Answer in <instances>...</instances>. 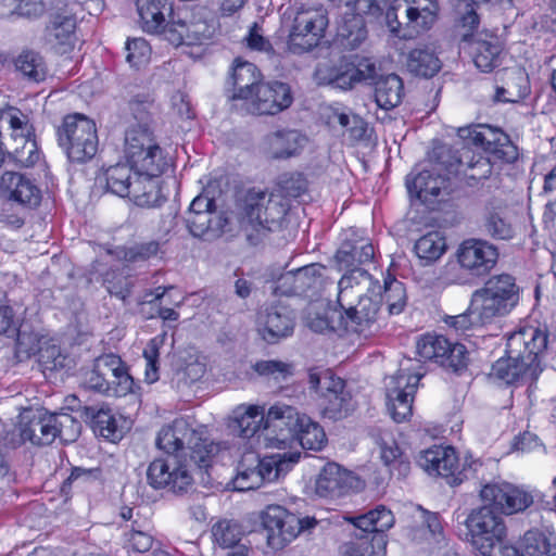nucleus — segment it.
<instances>
[{"label":"nucleus","instance_id":"62","mask_svg":"<svg viewBox=\"0 0 556 556\" xmlns=\"http://www.w3.org/2000/svg\"><path fill=\"white\" fill-rule=\"evenodd\" d=\"M253 368L258 375L273 377L276 380H286L293 375L292 364L276 359L260 361Z\"/></svg>","mask_w":556,"mask_h":556},{"label":"nucleus","instance_id":"42","mask_svg":"<svg viewBox=\"0 0 556 556\" xmlns=\"http://www.w3.org/2000/svg\"><path fill=\"white\" fill-rule=\"evenodd\" d=\"M80 417L90 424L99 435L112 441L119 437L115 416L109 406H84Z\"/></svg>","mask_w":556,"mask_h":556},{"label":"nucleus","instance_id":"27","mask_svg":"<svg viewBox=\"0 0 556 556\" xmlns=\"http://www.w3.org/2000/svg\"><path fill=\"white\" fill-rule=\"evenodd\" d=\"M212 35L213 27L202 20L172 22L164 28V38L176 47L203 45Z\"/></svg>","mask_w":556,"mask_h":556},{"label":"nucleus","instance_id":"33","mask_svg":"<svg viewBox=\"0 0 556 556\" xmlns=\"http://www.w3.org/2000/svg\"><path fill=\"white\" fill-rule=\"evenodd\" d=\"M447 178L442 173L428 168L422 169L416 176L406 178V187L412 197H416L422 203L431 202L447 187Z\"/></svg>","mask_w":556,"mask_h":556},{"label":"nucleus","instance_id":"17","mask_svg":"<svg viewBox=\"0 0 556 556\" xmlns=\"http://www.w3.org/2000/svg\"><path fill=\"white\" fill-rule=\"evenodd\" d=\"M18 419L23 441H30L35 445L54 442L56 414H50L42 407H28L21 412Z\"/></svg>","mask_w":556,"mask_h":556},{"label":"nucleus","instance_id":"34","mask_svg":"<svg viewBox=\"0 0 556 556\" xmlns=\"http://www.w3.org/2000/svg\"><path fill=\"white\" fill-rule=\"evenodd\" d=\"M490 376L511 384L519 381H534L538 378V370L534 365L531 366V363L526 365L521 358L507 353V357H502L493 364Z\"/></svg>","mask_w":556,"mask_h":556},{"label":"nucleus","instance_id":"48","mask_svg":"<svg viewBox=\"0 0 556 556\" xmlns=\"http://www.w3.org/2000/svg\"><path fill=\"white\" fill-rule=\"evenodd\" d=\"M46 337L34 331L28 324H22L16 332L15 355L20 361L38 355L45 346Z\"/></svg>","mask_w":556,"mask_h":556},{"label":"nucleus","instance_id":"3","mask_svg":"<svg viewBox=\"0 0 556 556\" xmlns=\"http://www.w3.org/2000/svg\"><path fill=\"white\" fill-rule=\"evenodd\" d=\"M329 26L328 12L323 7L295 4L281 16V29L287 33V50L302 55L317 48Z\"/></svg>","mask_w":556,"mask_h":556},{"label":"nucleus","instance_id":"31","mask_svg":"<svg viewBox=\"0 0 556 556\" xmlns=\"http://www.w3.org/2000/svg\"><path fill=\"white\" fill-rule=\"evenodd\" d=\"M405 29L408 31L404 36L416 37L434 25L440 10L438 0H405Z\"/></svg>","mask_w":556,"mask_h":556},{"label":"nucleus","instance_id":"26","mask_svg":"<svg viewBox=\"0 0 556 556\" xmlns=\"http://www.w3.org/2000/svg\"><path fill=\"white\" fill-rule=\"evenodd\" d=\"M195 429L184 418H178L172 425L163 427L156 438V446L178 459L179 455H187L189 444L194 441Z\"/></svg>","mask_w":556,"mask_h":556},{"label":"nucleus","instance_id":"18","mask_svg":"<svg viewBox=\"0 0 556 556\" xmlns=\"http://www.w3.org/2000/svg\"><path fill=\"white\" fill-rule=\"evenodd\" d=\"M324 389L321 392V414L330 420H340L348 417L355 408L351 391L340 377L330 372L324 376Z\"/></svg>","mask_w":556,"mask_h":556},{"label":"nucleus","instance_id":"51","mask_svg":"<svg viewBox=\"0 0 556 556\" xmlns=\"http://www.w3.org/2000/svg\"><path fill=\"white\" fill-rule=\"evenodd\" d=\"M378 299L386 303L391 315H397L406 306V290L404 285L394 277L384 279L383 292L380 293V286L377 287Z\"/></svg>","mask_w":556,"mask_h":556},{"label":"nucleus","instance_id":"14","mask_svg":"<svg viewBox=\"0 0 556 556\" xmlns=\"http://www.w3.org/2000/svg\"><path fill=\"white\" fill-rule=\"evenodd\" d=\"M417 354L426 359L458 371L466 367L468 352L464 344L453 343L443 336L427 333L416 343Z\"/></svg>","mask_w":556,"mask_h":556},{"label":"nucleus","instance_id":"19","mask_svg":"<svg viewBox=\"0 0 556 556\" xmlns=\"http://www.w3.org/2000/svg\"><path fill=\"white\" fill-rule=\"evenodd\" d=\"M295 325L294 312L283 304H273L257 314V329L270 344L292 334Z\"/></svg>","mask_w":556,"mask_h":556},{"label":"nucleus","instance_id":"40","mask_svg":"<svg viewBox=\"0 0 556 556\" xmlns=\"http://www.w3.org/2000/svg\"><path fill=\"white\" fill-rule=\"evenodd\" d=\"M367 38L365 21L362 16L345 12L338 23L337 42L345 50L358 48Z\"/></svg>","mask_w":556,"mask_h":556},{"label":"nucleus","instance_id":"43","mask_svg":"<svg viewBox=\"0 0 556 556\" xmlns=\"http://www.w3.org/2000/svg\"><path fill=\"white\" fill-rule=\"evenodd\" d=\"M143 31L153 35H163L166 24L163 9L165 0H135Z\"/></svg>","mask_w":556,"mask_h":556},{"label":"nucleus","instance_id":"22","mask_svg":"<svg viewBox=\"0 0 556 556\" xmlns=\"http://www.w3.org/2000/svg\"><path fill=\"white\" fill-rule=\"evenodd\" d=\"M417 465L429 475L448 479L450 484H458L463 480L455 476L458 462L453 447L432 446L421 451L416 458Z\"/></svg>","mask_w":556,"mask_h":556},{"label":"nucleus","instance_id":"58","mask_svg":"<svg viewBox=\"0 0 556 556\" xmlns=\"http://www.w3.org/2000/svg\"><path fill=\"white\" fill-rule=\"evenodd\" d=\"M215 542L223 548L233 547L242 536L241 526L232 520H220L212 528Z\"/></svg>","mask_w":556,"mask_h":556},{"label":"nucleus","instance_id":"21","mask_svg":"<svg viewBox=\"0 0 556 556\" xmlns=\"http://www.w3.org/2000/svg\"><path fill=\"white\" fill-rule=\"evenodd\" d=\"M457 257L462 267L475 275H482L496 264L498 252L485 240L468 239L460 244Z\"/></svg>","mask_w":556,"mask_h":556},{"label":"nucleus","instance_id":"7","mask_svg":"<svg viewBox=\"0 0 556 556\" xmlns=\"http://www.w3.org/2000/svg\"><path fill=\"white\" fill-rule=\"evenodd\" d=\"M58 141L71 162L86 163L99 148L96 123L84 114L67 115L58 128Z\"/></svg>","mask_w":556,"mask_h":556},{"label":"nucleus","instance_id":"24","mask_svg":"<svg viewBox=\"0 0 556 556\" xmlns=\"http://www.w3.org/2000/svg\"><path fill=\"white\" fill-rule=\"evenodd\" d=\"M472 56L475 65L481 71L489 73L501 63L503 46L501 40L494 34L482 30L476 38L471 39L470 45L463 46Z\"/></svg>","mask_w":556,"mask_h":556},{"label":"nucleus","instance_id":"6","mask_svg":"<svg viewBox=\"0 0 556 556\" xmlns=\"http://www.w3.org/2000/svg\"><path fill=\"white\" fill-rule=\"evenodd\" d=\"M519 301V287L511 275L491 276L481 289L471 296V312L480 320L491 323L496 317L508 314Z\"/></svg>","mask_w":556,"mask_h":556},{"label":"nucleus","instance_id":"4","mask_svg":"<svg viewBox=\"0 0 556 556\" xmlns=\"http://www.w3.org/2000/svg\"><path fill=\"white\" fill-rule=\"evenodd\" d=\"M357 532L354 540L344 544V556H384L387 535L384 532L394 525L392 511L383 505L358 516H344Z\"/></svg>","mask_w":556,"mask_h":556},{"label":"nucleus","instance_id":"37","mask_svg":"<svg viewBox=\"0 0 556 556\" xmlns=\"http://www.w3.org/2000/svg\"><path fill=\"white\" fill-rule=\"evenodd\" d=\"M130 199L141 207H155L161 205L166 198L162 192V179L149 175L135 174Z\"/></svg>","mask_w":556,"mask_h":556},{"label":"nucleus","instance_id":"60","mask_svg":"<svg viewBox=\"0 0 556 556\" xmlns=\"http://www.w3.org/2000/svg\"><path fill=\"white\" fill-rule=\"evenodd\" d=\"M161 250V244L156 240L136 243L125 248L119 252V257L127 263H142L156 256Z\"/></svg>","mask_w":556,"mask_h":556},{"label":"nucleus","instance_id":"57","mask_svg":"<svg viewBox=\"0 0 556 556\" xmlns=\"http://www.w3.org/2000/svg\"><path fill=\"white\" fill-rule=\"evenodd\" d=\"M38 363L46 374L47 371L52 372L70 367L72 359L62 352L59 345L52 343L51 340H45V346L41 348L38 354Z\"/></svg>","mask_w":556,"mask_h":556},{"label":"nucleus","instance_id":"56","mask_svg":"<svg viewBox=\"0 0 556 556\" xmlns=\"http://www.w3.org/2000/svg\"><path fill=\"white\" fill-rule=\"evenodd\" d=\"M304 138L296 130L275 132L269 140L271 154L275 159H285L294 155Z\"/></svg>","mask_w":556,"mask_h":556},{"label":"nucleus","instance_id":"50","mask_svg":"<svg viewBox=\"0 0 556 556\" xmlns=\"http://www.w3.org/2000/svg\"><path fill=\"white\" fill-rule=\"evenodd\" d=\"M190 460L193 462L199 469H204L206 472L215 462L220 446L217 443L201 438L195 431L194 441L188 445Z\"/></svg>","mask_w":556,"mask_h":556},{"label":"nucleus","instance_id":"47","mask_svg":"<svg viewBox=\"0 0 556 556\" xmlns=\"http://www.w3.org/2000/svg\"><path fill=\"white\" fill-rule=\"evenodd\" d=\"M306 324L315 332L344 330V315L341 307L325 306L320 311L309 312Z\"/></svg>","mask_w":556,"mask_h":556},{"label":"nucleus","instance_id":"52","mask_svg":"<svg viewBox=\"0 0 556 556\" xmlns=\"http://www.w3.org/2000/svg\"><path fill=\"white\" fill-rule=\"evenodd\" d=\"M446 243L439 231H430L420 237L414 247L416 255L424 261L425 265L439 260L445 252Z\"/></svg>","mask_w":556,"mask_h":556},{"label":"nucleus","instance_id":"13","mask_svg":"<svg viewBox=\"0 0 556 556\" xmlns=\"http://www.w3.org/2000/svg\"><path fill=\"white\" fill-rule=\"evenodd\" d=\"M325 271L326 267L317 263L286 271L277 279L274 291L278 295L316 296L326 286Z\"/></svg>","mask_w":556,"mask_h":556},{"label":"nucleus","instance_id":"15","mask_svg":"<svg viewBox=\"0 0 556 556\" xmlns=\"http://www.w3.org/2000/svg\"><path fill=\"white\" fill-rule=\"evenodd\" d=\"M147 480L153 489L167 488L175 494L188 492L193 484L187 465L176 457L154 459L147 469Z\"/></svg>","mask_w":556,"mask_h":556},{"label":"nucleus","instance_id":"23","mask_svg":"<svg viewBox=\"0 0 556 556\" xmlns=\"http://www.w3.org/2000/svg\"><path fill=\"white\" fill-rule=\"evenodd\" d=\"M357 483L352 472L336 463H328L316 479L315 490L321 497L336 498L356 488Z\"/></svg>","mask_w":556,"mask_h":556},{"label":"nucleus","instance_id":"54","mask_svg":"<svg viewBox=\"0 0 556 556\" xmlns=\"http://www.w3.org/2000/svg\"><path fill=\"white\" fill-rule=\"evenodd\" d=\"M525 556H552L556 554V536L540 531L526 532L522 540Z\"/></svg>","mask_w":556,"mask_h":556},{"label":"nucleus","instance_id":"2","mask_svg":"<svg viewBox=\"0 0 556 556\" xmlns=\"http://www.w3.org/2000/svg\"><path fill=\"white\" fill-rule=\"evenodd\" d=\"M307 189L302 174L283 175L278 192L252 188L239 203V223L247 240L258 244L269 232L281 229L290 204L288 198H299Z\"/></svg>","mask_w":556,"mask_h":556},{"label":"nucleus","instance_id":"16","mask_svg":"<svg viewBox=\"0 0 556 556\" xmlns=\"http://www.w3.org/2000/svg\"><path fill=\"white\" fill-rule=\"evenodd\" d=\"M293 102L291 88L281 81L262 83L247 102V110L257 115H275Z\"/></svg>","mask_w":556,"mask_h":556},{"label":"nucleus","instance_id":"38","mask_svg":"<svg viewBox=\"0 0 556 556\" xmlns=\"http://www.w3.org/2000/svg\"><path fill=\"white\" fill-rule=\"evenodd\" d=\"M21 78L30 84H40L48 77L49 70L45 58L37 51L24 49L13 61Z\"/></svg>","mask_w":556,"mask_h":556},{"label":"nucleus","instance_id":"63","mask_svg":"<svg viewBox=\"0 0 556 556\" xmlns=\"http://www.w3.org/2000/svg\"><path fill=\"white\" fill-rule=\"evenodd\" d=\"M126 61L132 67H140L148 63L151 48L142 38L128 39L126 42Z\"/></svg>","mask_w":556,"mask_h":556},{"label":"nucleus","instance_id":"25","mask_svg":"<svg viewBox=\"0 0 556 556\" xmlns=\"http://www.w3.org/2000/svg\"><path fill=\"white\" fill-rule=\"evenodd\" d=\"M75 28V16L67 10H59L50 14L45 39L55 52L65 53L74 46Z\"/></svg>","mask_w":556,"mask_h":556},{"label":"nucleus","instance_id":"46","mask_svg":"<svg viewBox=\"0 0 556 556\" xmlns=\"http://www.w3.org/2000/svg\"><path fill=\"white\" fill-rule=\"evenodd\" d=\"M441 61L428 47L412 50L407 58L409 72L425 78L433 77L441 70Z\"/></svg>","mask_w":556,"mask_h":556},{"label":"nucleus","instance_id":"61","mask_svg":"<svg viewBox=\"0 0 556 556\" xmlns=\"http://www.w3.org/2000/svg\"><path fill=\"white\" fill-rule=\"evenodd\" d=\"M466 12L460 16L458 24L456 25V33L459 37L460 48L468 46L471 39L476 38L480 31L477 30L479 26V16L476 13L473 7L467 5Z\"/></svg>","mask_w":556,"mask_h":556},{"label":"nucleus","instance_id":"9","mask_svg":"<svg viewBox=\"0 0 556 556\" xmlns=\"http://www.w3.org/2000/svg\"><path fill=\"white\" fill-rule=\"evenodd\" d=\"M351 279V276H343L339 281L338 304L344 315V330L367 337L376 326L381 300L378 299V293L371 290V294L361 296L356 305H345L344 299L352 292L349 290Z\"/></svg>","mask_w":556,"mask_h":556},{"label":"nucleus","instance_id":"30","mask_svg":"<svg viewBox=\"0 0 556 556\" xmlns=\"http://www.w3.org/2000/svg\"><path fill=\"white\" fill-rule=\"evenodd\" d=\"M0 191L8 199L28 207H36L41 201L40 189L29 178L15 172L2 174Z\"/></svg>","mask_w":556,"mask_h":556},{"label":"nucleus","instance_id":"20","mask_svg":"<svg viewBox=\"0 0 556 556\" xmlns=\"http://www.w3.org/2000/svg\"><path fill=\"white\" fill-rule=\"evenodd\" d=\"M547 346V334L536 328H526L511 333L507 339L506 353H511L515 357L521 358L526 365L531 363L538 370V376L542 371L540 367V355Z\"/></svg>","mask_w":556,"mask_h":556},{"label":"nucleus","instance_id":"11","mask_svg":"<svg viewBox=\"0 0 556 556\" xmlns=\"http://www.w3.org/2000/svg\"><path fill=\"white\" fill-rule=\"evenodd\" d=\"M457 136L466 147L470 144L480 147L493 160L504 163H514L518 160L517 146L508 135L497 128L483 124L465 126L458 128Z\"/></svg>","mask_w":556,"mask_h":556},{"label":"nucleus","instance_id":"44","mask_svg":"<svg viewBox=\"0 0 556 556\" xmlns=\"http://www.w3.org/2000/svg\"><path fill=\"white\" fill-rule=\"evenodd\" d=\"M135 174L149 175L150 177H160L170 166L169 160L164 155L163 150L157 143L151 149H147L142 155L131 162Z\"/></svg>","mask_w":556,"mask_h":556},{"label":"nucleus","instance_id":"28","mask_svg":"<svg viewBox=\"0 0 556 556\" xmlns=\"http://www.w3.org/2000/svg\"><path fill=\"white\" fill-rule=\"evenodd\" d=\"M374 256L375 249L368 239H345L337 251L336 261L340 269H346L352 274L358 273L363 277H368V273L361 269L359 266L371 262Z\"/></svg>","mask_w":556,"mask_h":556},{"label":"nucleus","instance_id":"32","mask_svg":"<svg viewBox=\"0 0 556 556\" xmlns=\"http://www.w3.org/2000/svg\"><path fill=\"white\" fill-rule=\"evenodd\" d=\"M93 366L114 384V395L124 396L134 391V379L119 356L101 355L94 359Z\"/></svg>","mask_w":556,"mask_h":556},{"label":"nucleus","instance_id":"59","mask_svg":"<svg viewBox=\"0 0 556 556\" xmlns=\"http://www.w3.org/2000/svg\"><path fill=\"white\" fill-rule=\"evenodd\" d=\"M465 166L462 172L468 179L476 181L486 179L492 173V157L471 155L469 149L465 150Z\"/></svg>","mask_w":556,"mask_h":556},{"label":"nucleus","instance_id":"1","mask_svg":"<svg viewBox=\"0 0 556 556\" xmlns=\"http://www.w3.org/2000/svg\"><path fill=\"white\" fill-rule=\"evenodd\" d=\"M480 497L484 505L472 509L465 525L472 546L481 555H491L506 538V526L497 511L505 515L523 511L533 504V496L510 483L494 482L482 486Z\"/></svg>","mask_w":556,"mask_h":556},{"label":"nucleus","instance_id":"10","mask_svg":"<svg viewBox=\"0 0 556 556\" xmlns=\"http://www.w3.org/2000/svg\"><path fill=\"white\" fill-rule=\"evenodd\" d=\"M262 523L266 531V540L273 549H281L303 530L314 528L317 520L314 517L300 518L286 508L268 506L262 515Z\"/></svg>","mask_w":556,"mask_h":556},{"label":"nucleus","instance_id":"55","mask_svg":"<svg viewBox=\"0 0 556 556\" xmlns=\"http://www.w3.org/2000/svg\"><path fill=\"white\" fill-rule=\"evenodd\" d=\"M295 441H298L304 450L321 451L328 440L324 429L304 415Z\"/></svg>","mask_w":556,"mask_h":556},{"label":"nucleus","instance_id":"45","mask_svg":"<svg viewBox=\"0 0 556 556\" xmlns=\"http://www.w3.org/2000/svg\"><path fill=\"white\" fill-rule=\"evenodd\" d=\"M465 150L467 149L464 148V152L457 155L448 146L440 144L434 147L430 168L437 173H442L443 176L450 179L451 175L460 172L465 166Z\"/></svg>","mask_w":556,"mask_h":556},{"label":"nucleus","instance_id":"64","mask_svg":"<svg viewBox=\"0 0 556 556\" xmlns=\"http://www.w3.org/2000/svg\"><path fill=\"white\" fill-rule=\"evenodd\" d=\"M350 70L356 84L375 85L380 76L376 62L368 58L359 59L355 64L350 66Z\"/></svg>","mask_w":556,"mask_h":556},{"label":"nucleus","instance_id":"36","mask_svg":"<svg viewBox=\"0 0 556 556\" xmlns=\"http://www.w3.org/2000/svg\"><path fill=\"white\" fill-rule=\"evenodd\" d=\"M135 178V168L131 163H118L106 168L98 180L105 185L109 192L121 198H130Z\"/></svg>","mask_w":556,"mask_h":556},{"label":"nucleus","instance_id":"29","mask_svg":"<svg viewBox=\"0 0 556 556\" xmlns=\"http://www.w3.org/2000/svg\"><path fill=\"white\" fill-rule=\"evenodd\" d=\"M265 422L264 407L257 405H240L228 422V429L235 437L253 440L257 445V437Z\"/></svg>","mask_w":556,"mask_h":556},{"label":"nucleus","instance_id":"35","mask_svg":"<svg viewBox=\"0 0 556 556\" xmlns=\"http://www.w3.org/2000/svg\"><path fill=\"white\" fill-rule=\"evenodd\" d=\"M261 73L257 67L250 62L236 60L230 76L232 85V99L248 100L252 97L260 83Z\"/></svg>","mask_w":556,"mask_h":556},{"label":"nucleus","instance_id":"53","mask_svg":"<svg viewBox=\"0 0 556 556\" xmlns=\"http://www.w3.org/2000/svg\"><path fill=\"white\" fill-rule=\"evenodd\" d=\"M482 228L488 236L496 240H509L515 235L513 224L502 210H488Z\"/></svg>","mask_w":556,"mask_h":556},{"label":"nucleus","instance_id":"12","mask_svg":"<svg viewBox=\"0 0 556 556\" xmlns=\"http://www.w3.org/2000/svg\"><path fill=\"white\" fill-rule=\"evenodd\" d=\"M0 121L8 123L11 129L13 146L10 155L22 167L35 165L39 161L40 154L28 115L20 109L9 106L1 111Z\"/></svg>","mask_w":556,"mask_h":556},{"label":"nucleus","instance_id":"8","mask_svg":"<svg viewBox=\"0 0 556 556\" xmlns=\"http://www.w3.org/2000/svg\"><path fill=\"white\" fill-rule=\"evenodd\" d=\"M303 417L304 415L292 406L275 404L265 415L262 432L257 437V446L265 448L291 446L301 429Z\"/></svg>","mask_w":556,"mask_h":556},{"label":"nucleus","instance_id":"5","mask_svg":"<svg viewBox=\"0 0 556 556\" xmlns=\"http://www.w3.org/2000/svg\"><path fill=\"white\" fill-rule=\"evenodd\" d=\"M300 454L283 453L260 458L255 452L242 455L233 480L236 490L248 491L260 488L264 482H271L290 471L299 462Z\"/></svg>","mask_w":556,"mask_h":556},{"label":"nucleus","instance_id":"41","mask_svg":"<svg viewBox=\"0 0 556 556\" xmlns=\"http://www.w3.org/2000/svg\"><path fill=\"white\" fill-rule=\"evenodd\" d=\"M375 101L386 111L400 105L404 98V83L396 74L381 75L375 83Z\"/></svg>","mask_w":556,"mask_h":556},{"label":"nucleus","instance_id":"49","mask_svg":"<svg viewBox=\"0 0 556 556\" xmlns=\"http://www.w3.org/2000/svg\"><path fill=\"white\" fill-rule=\"evenodd\" d=\"M420 372H412L410 368L401 364L397 372L388 378L387 396H400V394L415 395L418 382L422 378Z\"/></svg>","mask_w":556,"mask_h":556},{"label":"nucleus","instance_id":"39","mask_svg":"<svg viewBox=\"0 0 556 556\" xmlns=\"http://www.w3.org/2000/svg\"><path fill=\"white\" fill-rule=\"evenodd\" d=\"M139 119L136 125H131L125 132V155L128 163L138 159L147 149H151L156 142L152 137L147 119L135 115Z\"/></svg>","mask_w":556,"mask_h":556}]
</instances>
